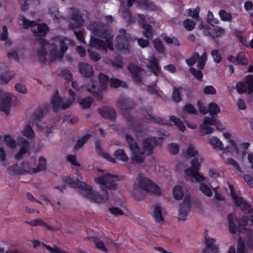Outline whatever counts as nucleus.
Instances as JSON below:
<instances>
[{
  "mask_svg": "<svg viewBox=\"0 0 253 253\" xmlns=\"http://www.w3.org/2000/svg\"><path fill=\"white\" fill-rule=\"evenodd\" d=\"M116 178L109 173H107L101 176L95 178V182L99 185L102 190L103 194H100L97 191L94 190L92 187L87 185L84 182L79 180L78 178L76 181L73 180L69 176H65L63 178V181L74 188H79L81 189V194L85 198L96 203H103L108 199V194L104 189H115L117 186L115 183Z\"/></svg>",
  "mask_w": 253,
  "mask_h": 253,
  "instance_id": "1",
  "label": "nucleus"
},
{
  "mask_svg": "<svg viewBox=\"0 0 253 253\" xmlns=\"http://www.w3.org/2000/svg\"><path fill=\"white\" fill-rule=\"evenodd\" d=\"M40 48L37 51L36 56L39 60L44 63L45 61L53 62L62 59L68 49V44H73L71 40L61 37H56L46 41L42 39L38 40Z\"/></svg>",
  "mask_w": 253,
  "mask_h": 253,
  "instance_id": "2",
  "label": "nucleus"
},
{
  "mask_svg": "<svg viewBox=\"0 0 253 253\" xmlns=\"http://www.w3.org/2000/svg\"><path fill=\"white\" fill-rule=\"evenodd\" d=\"M87 28L94 35L105 39L104 41L91 37L89 42L91 47L105 51L114 50L113 36L105 25L101 22L90 21L87 24Z\"/></svg>",
  "mask_w": 253,
  "mask_h": 253,
  "instance_id": "3",
  "label": "nucleus"
},
{
  "mask_svg": "<svg viewBox=\"0 0 253 253\" xmlns=\"http://www.w3.org/2000/svg\"><path fill=\"white\" fill-rule=\"evenodd\" d=\"M126 138L132 153V161L137 163L143 162L145 156L151 153L158 143L157 140L155 138L147 137L144 140L142 148H140L130 135L126 134Z\"/></svg>",
  "mask_w": 253,
  "mask_h": 253,
  "instance_id": "4",
  "label": "nucleus"
},
{
  "mask_svg": "<svg viewBox=\"0 0 253 253\" xmlns=\"http://www.w3.org/2000/svg\"><path fill=\"white\" fill-rule=\"evenodd\" d=\"M148 192L157 195L161 193L160 187L147 177H137L131 191L133 197L136 200H141Z\"/></svg>",
  "mask_w": 253,
  "mask_h": 253,
  "instance_id": "5",
  "label": "nucleus"
},
{
  "mask_svg": "<svg viewBox=\"0 0 253 253\" xmlns=\"http://www.w3.org/2000/svg\"><path fill=\"white\" fill-rule=\"evenodd\" d=\"M203 161L204 159L200 155L194 157L191 163V167L185 170V174L191 178L192 182H200L207 181V178L199 172V170L201 168V164Z\"/></svg>",
  "mask_w": 253,
  "mask_h": 253,
  "instance_id": "6",
  "label": "nucleus"
},
{
  "mask_svg": "<svg viewBox=\"0 0 253 253\" xmlns=\"http://www.w3.org/2000/svg\"><path fill=\"white\" fill-rule=\"evenodd\" d=\"M68 92L70 98L67 100H63L59 95L58 91L55 90L51 99V103L52 105L54 111H57L59 109H66L69 107L75 101V93L71 89H68Z\"/></svg>",
  "mask_w": 253,
  "mask_h": 253,
  "instance_id": "7",
  "label": "nucleus"
},
{
  "mask_svg": "<svg viewBox=\"0 0 253 253\" xmlns=\"http://www.w3.org/2000/svg\"><path fill=\"white\" fill-rule=\"evenodd\" d=\"M19 22L24 28L31 27L32 32L36 37L44 36L48 31V28L45 24H39L36 21L27 19L24 16H19Z\"/></svg>",
  "mask_w": 253,
  "mask_h": 253,
  "instance_id": "8",
  "label": "nucleus"
},
{
  "mask_svg": "<svg viewBox=\"0 0 253 253\" xmlns=\"http://www.w3.org/2000/svg\"><path fill=\"white\" fill-rule=\"evenodd\" d=\"M130 39V35L125 30H120L119 34L116 38V46L118 50L123 53L128 52L130 48L128 43Z\"/></svg>",
  "mask_w": 253,
  "mask_h": 253,
  "instance_id": "9",
  "label": "nucleus"
},
{
  "mask_svg": "<svg viewBox=\"0 0 253 253\" xmlns=\"http://www.w3.org/2000/svg\"><path fill=\"white\" fill-rule=\"evenodd\" d=\"M98 79L101 84L100 87L96 86L94 84L91 83V84L87 85L85 88L92 93L99 95L101 92L106 89L109 82V77L103 73H100Z\"/></svg>",
  "mask_w": 253,
  "mask_h": 253,
  "instance_id": "10",
  "label": "nucleus"
},
{
  "mask_svg": "<svg viewBox=\"0 0 253 253\" xmlns=\"http://www.w3.org/2000/svg\"><path fill=\"white\" fill-rule=\"evenodd\" d=\"M230 193L236 205L240 207L244 213H249L253 212V206L243 198L237 195L235 190L232 186H230Z\"/></svg>",
  "mask_w": 253,
  "mask_h": 253,
  "instance_id": "11",
  "label": "nucleus"
},
{
  "mask_svg": "<svg viewBox=\"0 0 253 253\" xmlns=\"http://www.w3.org/2000/svg\"><path fill=\"white\" fill-rule=\"evenodd\" d=\"M139 18V23L143 28V34L145 37L148 39H152L153 37V30L151 26L147 24V23H154V20L153 18L150 17L148 15H144L139 14L138 15Z\"/></svg>",
  "mask_w": 253,
  "mask_h": 253,
  "instance_id": "12",
  "label": "nucleus"
},
{
  "mask_svg": "<svg viewBox=\"0 0 253 253\" xmlns=\"http://www.w3.org/2000/svg\"><path fill=\"white\" fill-rule=\"evenodd\" d=\"M251 216L252 215L249 216V218L248 219L247 217L244 216H243L240 219L237 220V218L235 214H229L228 216V224L230 232L232 233H235L237 231H239V227L237 226L236 224H235V222H237V224L239 226H243L248 224V220H250L252 222V221L251 220Z\"/></svg>",
  "mask_w": 253,
  "mask_h": 253,
  "instance_id": "13",
  "label": "nucleus"
},
{
  "mask_svg": "<svg viewBox=\"0 0 253 253\" xmlns=\"http://www.w3.org/2000/svg\"><path fill=\"white\" fill-rule=\"evenodd\" d=\"M12 95L5 90H0V110L8 114L11 105Z\"/></svg>",
  "mask_w": 253,
  "mask_h": 253,
  "instance_id": "14",
  "label": "nucleus"
},
{
  "mask_svg": "<svg viewBox=\"0 0 253 253\" xmlns=\"http://www.w3.org/2000/svg\"><path fill=\"white\" fill-rule=\"evenodd\" d=\"M68 12L73 21V22H71L69 25V28L70 29H75L83 25L84 24V19L80 14L78 10L70 8L68 10Z\"/></svg>",
  "mask_w": 253,
  "mask_h": 253,
  "instance_id": "15",
  "label": "nucleus"
},
{
  "mask_svg": "<svg viewBox=\"0 0 253 253\" xmlns=\"http://www.w3.org/2000/svg\"><path fill=\"white\" fill-rule=\"evenodd\" d=\"M191 200L189 195H186L178 209V218L185 220L188 216L191 209Z\"/></svg>",
  "mask_w": 253,
  "mask_h": 253,
  "instance_id": "16",
  "label": "nucleus"
},
{
  "mask_svg": "<svg viewBox=\"0 0 253 253\" xmlns=\"http://www.w3.org/2000/svg\"><path fill=\"white\" fill-rule=\"evenodd\" d=\"M146 67L156 76H158L161 73V68L159 61L153 54H151L143 61Z\"/></svg>",
  "mask_w": 253,
  "mask_h": 253,
  "instance_id": "17",
  "label": "nucleus"
},
{
  "mask_svg": "<svg viewBox=\"0 0 253 253\" xmlns=\"http://www.w3.org/2000/svg\"><path fill=\"white\" fill-rule=\"evenodd\" d=\"M214 124H215V118L214 117H205L203 124L200 126V130L202 135H204L211 133L213 131L214 129L210 126H213Z\"/></svg>",
  "mask_w": 253,
  "mask_h": 253,
  "instance_id": "18",
  "label": "nucleus"
},
{
  "mask_svg": "<svg viewBox=\"0 0 253 253\" xmlns=\"http://www.w3.org/2000/svg\"><path fill=\"white\" fill-rule=\"evenodd\" d=\"M128 69L131 74L133 80L136 83L141 82L146 74L145 71L141 67L133 64H129Z\"/></svg>",
  "mask_w": 253,
  "mask_h": 253,
  "instance_id": "19",
  "label": "nucleus"
},
{
  "mask_svg": "<svg viewBox=\"0 0 253 253\" xmlns=\"http://www.w3.org/2000/svg\"><path fill=\"white\" fill-rule=\"evenodd\" d=\"M236 88L238 92L243 93L248 91L249 93L253 91V77L248 76L244 83L236 84Z\"/></svg>",
  "mask_w": 253,
  "mask_h": 253,
  "instance_id": "20",
  "label": "nucleus"
},
{
  "mask_svg": "<svg viewBox=\"0 0 253 253\" xmlns=\"http://www.w3.org/2000/svg\"><path fill=\"white\" fill-rule=\"evenodd\" d=\"M99 114L104 118L115 121L116 118V113L114 109L110 107H102L99 109Z\"/></svg>",
  "mask_w": 253,
  "mask_h": 253,
  "instance_id": "21",
  "label": "nucleus"
},
{
  "mask_svg": "<svg viewBox=\"0 0 253 253\" xmlns=\"http://www.w3.org/2000/svg\"><path fill=\"white\" fill-rule=\"evenodd\" d=\"M152 216L157 222L159 223L160 224H164L165 222L164 210L159 205L155 206L152 213Z\"/></svg>",
  "mask_w": 253,
  "mask_h": 253,
  "instance_id": "22",
  "label": "nucleus"
},
{
  "mask_svg": "<svg viewBox=\"0 0 253 253\" xmlns=\"http://www.w3.org/2000/svg\"><path fill=\"white\" fill-rule=\"evenodd\" d=\"M18 141L21 147L20 150L16 155L15 158L17 160H20L23 158V155L28 152L29 148V144L27 140L21 137H19Z\"/></svg>",
  "mask_w": 253,
  "mask_h": 253,
  "instance_id": "23",
  "label": "nucleus"
},
{
  "mask_svg": "<svg viewBox=\"0 0 253 253\" xmlns=\"http://www.w3.org/2000/svg\"><path fill=\"white\" fill-rule=\"evenodd\" d=\"M79 71L83 76L89 78L93 75L92 67L87 63L81 62L78 64Z\"/></svg>",
  "mask_w": 253,
  "mask_h": 253,
  "instance_id": "24",
  "label": "nucleus"
},
{
  "mask_svg": "<svg viewBox=\"0 0 253 253\" xmlns=\"http://www.w3.org/2000/svg\"><path fill=\"white\" fill-rule=\"evenodd\" d=\"M137 3L138 6L142 9L150 10H155L157 9L156 6L149 0H138Z\"/></svg>",
  "mask_w": 253,
  "mask_h": 253,
  "instance_id": "25",
  "label": "nucleus"
},
{
  "mask_svg": "<svg viewBox=\"0 0 253 253\" xmlns=\"http://www.w3.org/2000/svg\"><path fill=\"white\" fill-rule=\"evenodd\" d=\"M126 120L128 122V125L130 126V129L135 131H141V126L135 121L132 117L128 115L126 117Z\"/></svg>",
  "mask_w": 253,
  "mask_h": 253,
  "instance_id": "26",
  "label": "nucleus"
},
{
  "mask_svg": "<svg viewBox=\"0 0 253 253\" xmlns=\"http://www.w3.org/2000/svg\"><path fill=\"white\" fill-rule=\"evenodd\" d=\"M18 172H21V174L34 173V168H33L32 165L29 162H24L20 166V171Z\"/></svg>",
  "mask_w": 253,
  "mask_h": 253,
  "instance_id": "27",
  "label": "nucleus"
},
{
  "mask_svg": "<svg viewBox=\"0 0 253 253\" xmlns=\"http://www.w3.org/2000/svg\"><path fill=\"white\" fill-rule=\"evenodd\" d=\"M215 239L210 237L205 238V243L206 248L211 249L213 253H217L218 252V248L214 245Z\"/></svg>",
  "mask_w": 253,
  "mask_h": 253,
  "instance_id": "28",
  "label": "nucleus"
},
{
  "mask_svg": "<svg viewBox=\"0 0 253 253\" xmlns=\"http://www.w3.org/2000/svg\"><path fill=\"white\" fill-rule=\"evenodd\" d=\"M14 71H6L2 73L0 76V82L1 84H6L15 76Z\"/></svg>",
  "mask_w": 253,
  "mask_h": 253,
  "instance_id": "29",
  "label": "nucleus"
},
{
  "mask_svg": "<svg viewBox=\"0 0 253 253\" xmlns=\"http://www.w3.org/2000/svg\"><path fill=\"white\" fill-rule=\"evenodd\" d=\"M209 143L210 144L213 148L219 150H223L224 148L223 145L220 140L215 136H212L208 140Z\"/></svg>",
  "mask_w": 253,
  "mask_h": 253,
  "instance_id": "30",
  "label": "nucleus"
},
{
  "mask_svg": "<svg viewBox=\"0 0 253 253\" xmlns=\"http://www.w3.org/2000/svg\"><path fill=\"white\" fill-rule=\"evenodd\" d=\"M91 241L93 242L95 244V247L98 249L106 253H108V250L105 246L104 243L99 240L95 237H92L90 238Z\"/></svg>",
  "mask_w": 253,
  "mask_h": 253,
  "instance_id": "31",
  "label": "nucleus"
},
{
  "mask_svg": "<svg viewBox=\"0 0 253 253\" xmlns=\"http://www.w3.org/2000/svg\"><path fill=\"white\" fill-rule=\"evenodd\" d=\"M169 120L174 123L179 130L182 132L185 131L186 127L180 119L174 116H171L169 118Z\"/></svg>",
  "mask_w": 253,
  "mask_h": 253,
  "instance_id": "32",
  "label": "nucleus"
},
{
  "mask_svg": "<svg viewBox=\"0 0 253 253\" xmlns=\"http://www.w3.org/2000/svg\"><path fill=\"white\" fill-rule=\"evenodd\" d=\"M49 13L51 16L54 19L60 20L64 19V17L59 13L58 8L56 5H52L49 7Z\"/></svg>",
  "mask_w": 253,
  "mask_h": 253,
  "instance_id": "33",
  "label": "nucleus"
},
{
  "mask_svg": "<svg viewBox=\"0 0 253 253\" xmlns=\"http://www.w3.org/2000/svg\"><path fill=\"white\" fill-rule=\"evenodd\" d=\"M114 156L117 159L124 162H126L128 160V157L123 149L117 150L114 152Z\"/></svg>",
  "mask_w": 253,
  "mask_h": 253,
  "instance_id": "34",
  "label": "nucleus"
},
{
  "mask_svg": "<svg viewBox=\"0 0 253 253\" xmlns=\"http://www.w3.org/2000/svg\"><path fill=\"white\" fill-rule=\"evenodd\" d=\"M208 113L211 115H216L220 112V109L218 104L211 102L208 105Z\"/></svg>",
  "mask_w": 253,
  "mask_h": 253,
  "instance_id": "35",
  "label": "nucleus"
},
{
  "mask_svg": "<svg viewBox=\"0 0 253 253\" xmlns=\"http://www.w3.org/2000/svg\"><path fill=\"white\" fill-rule=\"evenodd\" d=\"M134 106V102H129L126 100H120L118 103V108L121 110L131 109Z\"/></svg>",
  "mask_w": 253,
  "mask_h": 253,
  "instance_id": "36",
  "label": "nucleus"
},
{
  "mask_svg": "<svg viewBox=\"0 0 253 253\" xmlns=\"http://www.w3.org/2000/svg\"><path fill=\"white\" fill-rule=\"evenodd\" d=\"M173 195L176 200L181 199L183 195L182 187L180 185L175 186L173 188Z\"/></svg>",
  "mask_w": 253,
  "mask_h": 253,
  "instance_id": "37",
  "label": "nucleus"
},
{
  "mask_svg": "<svg viewBox=\"0 0 253 253\" xmlns=\"http://www.w3.org/2000/svg\"><path fill=\"white\" fill-rule=\"evenodd\" d=\"M46 163L45 159L42 157H40L39 159V164L37 168H34L35 173L45 170L46 169Z\"/></svg>",
  "mask_w": 253,
  "mask_h": 253,
  "instance_id": "38",
  "label": "nucleus"
},
{
  "mask_svg": "<svg viewBox=\"0 0 253 253\" xmlns=\"http://www.w3.org/2000/svg\"><path fill=\"white\" fill-rule=\"evenodd\" d=\"M1 140H3L6 143V144L11 148H14L16 146V143L15 140L10 135H5L1 136Z\"/></svg>",
  "mask_w": 253,
  "mask_h": 253,
  "instance_id": "39",
  "label": "nucleus"
},
{
  "mask_svg": "<svg viewBox=\"0 0 253 253\" xmlns=\"http://www.w3.org/2000/svg\"><path fill=\"white\" fill-rule=\"evenodd\" d=\"M22 133L23 135L29 138H33L35 136L33 128L29 125L25 126Z\"/></svg>",
  "mask_w": 253,
  "mask_h": 253,
  "instance_id": "40",
  "label": "nucleus"
},
{
  "mask_svg": "<svg viewBox=\"0 0 253 253\" xmlns=\"http://www.w3.org/2000/svg\"><path fill=\"white\" fill-rule=\"evenodd\" d=\"M236 63L239 64L246 65L248 63V60L244 52H240L236 56Z\"/></svg>",
  "mask_w": 253,
  "mask_h": 253,
  "instance_id": "41",
  "label": "nucleus"
},
{
  "mask_svg": "<svg viewBox=\"0 0 253 253\" xmlns=\"http://www.w3.org/2000/svg\"><path fill=\"white\" fill-rule=\"evenodd\" d=\"M199 189L203 194L208 197H211L212 195L211 189L205 183H201Z\"/></svg>",
  "mask_w": 253,
  "mask_h": 253,
  "instance_id": "42",
  "label": "nucleus"
},
{
  "mask_svg": "<svg viewBox=\"0 0 253 253\" xmlns=\"http://www.w3.org/2000/svg\"><path fill=\"white\" fill-rule=\"evenodd\" d=\"M145 117L147 119H150L152 122H155L156 123L159 124H163L165 125L166 123H165V121L161 118H159L155 116L151 112H148L147 113V115H145Z\"/></svg>",
  "mask_w": 253,
  "mask_h": 253,
  "instance_id": "43",
  "label": "nucleus"
},
{
  "mask_svg": "<svg viewBox=\"0 0 253 253\" xmlns=\"http://www.w3.org/2000/svg\"><path fill=\"white\" fill-rule=\"evenodd\" d=\"M110 85L112 87H118L121 86L124 87L127 86L125 82H122L121 81L116 78H112L110 81Z\"/></svg>",
  "mask_w": 253,
  "mask_h": 253,
  "instance_id": "44",
  "label": "nucleus"
},
{
  "mask_svg": "<svg viewBox=\"0 0 253 253\" xmlns=\"http://www.w3.org/2000/svg\"><path fill=\"white\" fill-rule=\"evenodd\" d=\"M186 154L190 157H196L199 156L198 152L195 146L190 143L189 144L186 151Z\"/></svg>",
  "mask_w": 253,
  "mask_h": 253,
  "instance_id": "45",
  "label": "nucleus"
},
{
  "mask_svg": "<svg viewBox=\"0 0 253 253\" xmlns=\"http://www.w3.org/2000/svg\"><path fill=\"white\" fill-rule=\"evenodd\" d=\"M183 88L182 87H174L172 93V99L174 101L178 102L181 100L180 94Z\"/></svg>",
  "mask_w": 253,
  "mask_h": 253,
  "instance_id": "46",
  "label": "nucleus"
},
{
  "mask_svg": "<svg viewBox=\"0 0 253 253\" xmlns=\"http://www.w3.org/2000/svg\"><path fill=\"white\" fill-rule=\"evenodd\" d=\"M246 243L249 248H253V230H248L245 238Z\"/></svg>",
  "mask_w": 253,
  "mask_h": 253,
  "instance_id": "47",
  "label": "nucleus"
},
{
  "mask_svg": "<svg viewBox=\"0 0 253 253\" xmlns=\"http://www.w3.org/2000/svg\"><path fill=\"white\" fill-rule=\"evenodd\" d=\"M8 31L6 26H4L2 28V32L0 34V40L5 41V44H10L11 42L8 39Z\"/></svg>",
  "mask_w": 253,
  "mask_h": 253,
  "instance_id": "48",
  "label": "nucleus"
},
{
  "mask_svg": "<svg viewBox=\"0 0 253 253\" xmlns=\"http://www.w3.org/2000/svg\"><path fill=\"white\" fill-rule=\"evenodd\" d=\"M200 10V8L199 6H197L193 11L191 9H188L186 11V15L188 16H192L197 19H199V14Z\"/></svg>",
  "mask_w": 253,
  "mask_h": 253,
  "instance_id": "49",
  "label": "nucleus"
},
{
  "mask_svg": "<svg viewBox=\"0 0 253 253\" xmlns=\"http://www.w3.org/2000/svg\"><path fill=\"white\" fill-rule=\"evenodd\" d=\"M93 102V99L89 97H86L79 102L80 105L84 109L88 108Z\"/></svg>",
  "mask_w": 253,
  "mask_h": 253,
  "instance_id": "50",
  "label": "nucleus"
},
{
  "mask_svg": "<svg viewBox=\"0 0 253 253\" xmlns=\"http://www.w3.org/2000/svg\"><path fill=\"white\" fill-rule=\"evenodd\" d=\"M43 245L50 253H69L67 251L59 249L55 245H54L53 247L44 244H43Z\"/></svg>",
  "mask_w": 253,
  "mask_h": 253,
  "instance_id": "51",
  "label": "nucleus"
},
{
  "mask_svg": "<svg viewBox=\"0 0 253 253\" xmlns=\"http://www.w3.org/2000/svg\"><path fill=\"white\" fill-rule=\"evenodd\" d=\"M153 43L154 48L161 53H164L165 51V48L163 46L161 41L158 39H155L153 41Z\"/></svg>",
  "mask_w": 253,
  "mask_h": 253,
  "instance_id": "52",
  "label": "nucleus"
},
{
  "mask_svg": "<svg viewBox=\"0 0 253 253\" xmlns=\"http://www.w3.org/2000/svg\"><path fill=\"white\" fill-rule=\"evenodd\" d=\"M219 15L221 19L224 21H231L232 15L230 13L227 12L224 10H220Z\"/></svg>",
  "mask_w": 253,
  "mask_h": 253,
  "instance_id": "53",
  "label": "nucleus"
},
{
  "mask_svg": "<svg viewBox=\"0 0 253 253\" xmlns=\"http://www.w3.org/2000/svg\"><path fill=\"white\" fill-rule=\"evenodd\" d=\"M164 41L169 44H173L175 45H179L180 44L179 40L173 36H165L164 37Z\"/></svg>",
  "mask_w": 253,
  "mask_h": 253,
  "instance_id": "54",
  "label": "nucleus"
},
{
  "mask_svg": "<svg viewBox=\"0 0 253 253\" xmlns=\"http://www.w3.org/2000/svg\"><path fill=\"white\" fill-rule=\"evenodd\" d=\"M198 67L200 69H203L207 60V53L204 52L200 57L199 56Z\"/></svg>",
  "mask_w": 253,
  "mask_h": 253,
  "instance_id": "55",
  "label": "nucleus"
},
{
  "mask_svg": "<svg viewBox=\"0 0 253 253\" xmlns=\"http://www.w3.org/2000/svg\"><path fill=\"white\" fill-rule=\"evenodd\" d=\"M183 26L186 30L191 31L195 27V23L192 20L187 19L183 21Z\"/></svg>",
  "mask_w": 253,
  "mask_h": 253,
  "instance_id": "56",
  "label": "nucleus"
},
{
  "mask_svg": "<svg viewBox=\"0 0 253 253\" xmlns=\"http://www.w3.org/2000/svg\"><path fill=\"white\" fill-rule=\"evenodd\" d=\"M237 253H249L245 247V244L243 241L241 239L239 240L237 247Z\"/></svg>",
  "mask_w": 253,
  "mask_h": 253,
  "instance_id": "57",
  "label": "nucleus"
},
{
  "mask_svg": "<svg viewBox=\"0 0 253 253\" xmlns=\"http://www.w3.org/2000/svg\"><path fill=\"white\" fill-rule=\"evenodd\" d=\"M168 149L170 154L175 155L178 152L179 147L176 143H170L168 145Z\"/></svg>",
  "mask_w": 253,
  "mask_h": 253,
  "instance_id": "58",
  "label": "nucleus"
},
{
  "mask_svg": "<svg viewBox=\"0 0 253 253\" xmlns=\"http://www.w3.org/2000/svg\"><path fill=\"white\" fill-rule=\"evenodd\" d=\"M60 74L63 78L67 81H70L72 80V74L68 69H63L61 71Z\"/></svg>",
  "mask_w": 253,
  "mask_h": 253,
  "instance_id": "59",
  "label": "nucleus"
},
{
  "mask_svg": "<svg viewBox=\"0 0 253 253\" xmlns=\"http://www.w3.org/2000/svg\"><path fill=\"white\" fill-rule=\"evenodd\" d=\"M211 55L215 62L218 63L221 61L222 56L218 50H213L211 52Z\"/></svg>",
  "mask_w": 253,
  "mask_h": 253,
  "instance_id": "60",
  "label": "nucleus"
},
{
  "mask_svg": "<svg viewBox=\"0 0 253 253\" xmlns=\"http://www.w3.org/2000/svg\"><path fill=\"white\" fill-rule=\"evenodd\" d=\"M90 136V135H86L84 136L82 138L79 139L77 141L76 145L75 146V149L77 150L82 147L85 142L89 139Z\"/></svg>",
  "mask_w": 253,
  "mask_h": 253,
  "instance_id": "61",
  "label": "nucleus"
},
{
  "mask_svg": "<svg viewBox=\"0 0 253 253\" xmlns=\"http://www.w3.org/2000/svg\"><path fill=\"white\" fill-rule=\"evenodd\" d=\"M122 16L127 20L128 24H130L134 22L135 20L133 18H131L130 13L127 9H126L122 11Z\"/></svg>",
  "mask_w": 253,
  "mask_h": 253,
  "instance_id": "62",
  "label": "nucleus"
},
{
  "mask_svg": "<svg viewBox=\"0 0 253 253\" xmlns=\"http://www.w3.org/2000/svg\"><path fill=\"white\" fill-rule=\"evenodd\" d=\"M44 112L42 108L37 109L33 115V117L36 120H40L44 116Z\"/></svg>",
  "mask_w": 253,
  "mask_h": 253,
  "instance_id": "63",
  "label": "nucleus"
},
{
  "mask_svg": "<svg viewBox=\"0 0 253 253\" xmlns=\"http://www.w3.org/2000/svg\"><path fill=\"white\" fill-rule=\"evenodd\" d=\"M204 93L206 94L213 95L216 93V89L212 85H207L204 89Z\"/></svg>",
  "mask_w": 253,
  "mask_h": 253,
  "instance_id": "64",
  "label": "nucleus"
}]
</instances>
